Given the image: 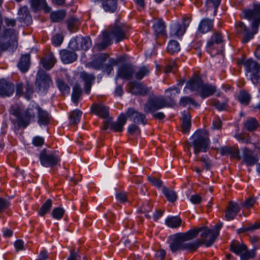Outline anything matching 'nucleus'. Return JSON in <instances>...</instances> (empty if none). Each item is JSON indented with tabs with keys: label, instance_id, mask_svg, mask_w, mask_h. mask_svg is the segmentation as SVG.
Instances as JSON below:
<instances>
[{
	"label": "nucleus",
	"instance_id": "f257e3e1",
	"mask_svg": "<svg viewBox=\"0 0 260 260\" xmlns=\"http://www.w3.org/2000/svg\"><path fill=\"white\" fill-rule=\"evenodd\" d=\"M190 140V142H187L184 145V149L189 153V155L191 154V147H193V152L196 155L201 152H206L209 149L210 145L209 138L202 132H196L191 137Z\"/></svg>",
	"mask_w": 260,
	"mask_h": 260
},
{
	"label": "nucleus",
	"instance_id": "f03ea898",
	"mask_svg": "<svg viewBox=\"0 0 260 260\" xmlns=\"http://www.w3.org/2000/svg\"><path fill=\"white\" fill-rule=\"evenodd\" d=\"M9 112L10 114L17 118L16 121L14 120H12L14 124L16 123L15 126L16 129H19L21 127H26L29 124L31 118L35 116L32 109L28 108L26 110L23 111L17 105H12L10 109Z\"/></svg>",
	"mask_w": 260,
	"mask_h": 260
},
{
	"label": "nucleus",
	"instance_id": "7ed1b4c3",
	"mask_svg": "<svg viewBox=\"0 0 260 260\" xmlns=\"http://www.w3.org/2000/svg\"><path fill=\"white\" fill-rule=\"evenodd\" d=\"M200 244L198 241L185 242L180 235L177 233L171 237L169 243V248L173 253L184 250L194 251L200 247Z\"/></svg>",
	"mask_w": 260,
	"mask_h": 260
},
{
	"label": "nucleus",
	"instance_id": "20e7f679",
	"mask_svg": "<svg viewBox=\"0 0 260 260\" xmlns=\"http://www.w3.org/2000/svg\"><path fill=\"white\" fill-rule=\"evenodd\" d=\"M39 160L42 166L52 168L57 165L60 158L58 151L43 149L40 151Z\"/></svg>",
	"mask_w": 260,
	"mask_h": 260
},
{
	"label": "nucleus",
	"instance_id": "39448f33",
	"mask_svg": "<svg viewBox=\"0 0 260 260\" xmlns=\"http://www.w3.org/2000/svg\"><path fill=\"white\" fill-rule=\"evenodd\" d=\"M230 250L240 256L241 260H249L255 256L254 249L248 250L247 246L238 241H233L230 244Z\"/></svg>",
	"mask_w": 260,
	"mask_h": 260
},
{
	"label": "nucleus",
	"instance_id": "423d86ee",
	"mask_svg": "<svg viewBox=\"0 0 260 260\" xmlns=\"http://www.w3.org/2000/svg\"><path fill=\"white\" fill-rule=\"evenodd\" d=\"M241 17L251 21V26L258 28L260 24V4L254 3L251 8L244 9L242 11Z\"/></svg>",
	"mask_w": 260,
	"mask_h": 260
},
{
	"label": "nucleus",
	"instance_id": "0eeeda50",
	"mask_svg": "<svg viewBox=\"0 0 260 260\" xmlns=\"http://www.w3.org/2000/svg\"><path fill=\"white\" fill-rule=\"evenodd\" d=\"M35 84L38 93L45 94L53 82L48 74L43 70H40L36 75Z\"/></svg>",
	"mask_w": 260,
	"mask_h": 260
},
{
	"label": "nucleus",
	"instance_id": "6e6552de",
	"mask_svg": "<svg viewBox=\"0 0 260 260\" xmlns=\"http://www.w3.org/2000/svg\"><path fill=\"white\" fill-rule=\"evenodd\" d=\"M239 64H244L246 71L251 73V78L253 83L260 85V64L252 59L242 60Z\"/></svg>",
	"mask_w": 260,
	"mask_h": 260
},
{
	"label": "nucleus",
	"instance_id": "1a4fd4ad",
	"mask_svg": "<svg viewBox=\"0 0 260 260\" xmlns=\"http://www.w3.org/2000/svg\"><path fill=\"white\" fill-rule=\"evenodd\" d=\"M235 27L236 34L243 36L242 42L243 43H247L253 39L254 35L257 32L258 29L257 27L251 26V30H250L242 21L236 22Z\"/></svg>",
	"mask_w": 260,
	"mask_h": 260
},
{
	"label": "nucleus",
	"instance_id": "9d476101",
	"mask_svg": "<svg viewBox=\"0 0 260 260\" xmlns=\"http://www.w3.org/2000/svg\"><path fill=\"white\" fill-rule=\"evenodd\" d=\"M166 100L162 96L149 98L144 106V111L146 113H151L159 109L165 107Z\"/></svg>",
	"mask_w": 260,
	"mask_h": 260
},
{
	"label": "nucleus",
	"instance_id": "9b49d317",
	"mask_svg": "<svg viewBox=\"0 0 260 260\" xmlns=\"http://www.w3.org/2000/svg\"><path fill=\"white\" fill-rule=\"evenodd\" d=\"M224 42L223 37L220 31H216L211 36L206 44L207 51L211 53L213 50L215 53H218L220 51L218 45L222 44Z\"/></svg>",
	"mask_w": 260,
	"mask_h": 260
},
{
	"label": "nucleus",
	"instance_id": "f8f14e48",
	"mask_svg": "<svg viewBox=\"0 0 260 260\" xmlns=\"http://www.w3.org/2000/svg\"><path fill=\"white\" fill-rule=\"evenodd\" d=\"M128 91L133 94L145 96L149 94L151 87H149L142 83L131 81L127 84Z\"/></svg>",
	"mask_w": 260,
	"mask_h": 260
},
{
	"label": "nucleus",
	"instance_id": "ddd939ff",
	"mask_svg": "<svg viewBox=\"0 0 260 260\" xmlns=\"http://www.w3.org/2000/svg\"><path fill=\"white\" fill-rule=\"evenodd\" d=\"M203 232L201 234V240L198 239L196 241H199L200 246L205 244L206 247L211 246L217 237V233H214V231L206 228H202Z\"/></svg>",
	"mask_w": 260,
	"mask_h": 260
},
{
	"label": "nucleus",
	"instance_id": "4468645a",
	"mask_svg": "<svg viewBox=\"0 0 260 260\" xmlns=\"http://www.w3.org/2000/svg\"><path fill=\"white\" fill-rule=\"evenodd\" d=\"M126 117L129 118V119L137 124L145 125L147 123V120L145 115L140 113L134 109L130 108L127 110Z\"/></svg>",
	"mask_w": 260,
	"mask_h": 260
},
{
	"label": "nucleus",
	"instance_id": "2eb2a0df",
	"mask_svg": "<svg viewBox=\"0 0 260 260\" xmlns=\"http://www.w3.org/2000/svg\"><path fill=\"white\" fill-rule=\"evenodd\" d=\"M14 92V85L6 79L0 80V96L10 97Z\"/></svg>",
	"mask_w": 260,
	"mask_h": 260
},
{
	"label": "nucleus",
	"instance_id": "dca6fc26",
	"mask_svg": "<svg viewBox=\"0 0 260 260\" xmlns=\"http://www.w3.org/2000/svg\"><path fill=\"white\" fill-rule=\"evenodd\" d=\"M109 31L113 39L115 40L116 43H119L126 38L123 26L117 23L114 24Z\"/></svg>",
	"mask_w": 260,
	"mask_h": 260
},
{
	"label": "nucleus",
	"instance_id": "f3484780",
	"mask_svg": "<svg viewBox=\"0 0 260 260\" xmlns=\"http://www.w3.org/2000/svg\"><path fill=\"white\" fill-rule=\"evenodd\" d=\"M135 69L131 64H123L119 67L117 73V77L129 80L133 78Z\"/></svg>",
	"mask_w": 260,
	"mask_h": 260
},
{
	"label": "nucleus",
	"instance_id": "a211bd4d",
	"mask_svg": "<svg viewBox=\"0 0 260 260\" xmlns=\"http://www.w3.org/2000/svg\"><path fill=\"white\" fill-rule=\"evenodd\" d=\"M204 81L198 76H195L191 78L186 84L184 90L187 92V90L189 89L190 91H197L199 92L201 86Z\"/></svg>",
	"mask_w": 260,
	"mask_h": 260
},
{
	"label": "nucleus",
	"instance_id": "6ab92c4d",
	"mask_svg": "<svg viewBox=\"0 0 260 260\" xmlns=\"http://www.w3.org/2000/svg\"><path fill=\"white\" fill-rule=\"evenodd\" d=\"M127 121L126 116L124 113H121L118 116L116 121H111L110 129L115 132H122L123 131V126Z\"/></svg>",
	"mask_w": 260,
	"mask_h": 260
},
{
	"label": "nucleus",
	"instance_id": "aec40b11",
	"mask_svg": "<svg viewBox=\"0 0 260 260\" xmlns=\"http://www.w3.org/2000/svg\"><path fill=\"white\" fill-rule=\"evenodd\" d=\"M91 112L103 118H107L109 115V109L102 104L94 103L90 106Z\"/></svg>",
	"mask_w": 260,
	"mask_h": 260
},
{
	"label": "nucleus",
	"instance_id": "412c9836",
	"mask_svg": "<svg viewBox=\"0 0 260 260\" xmlns=\"http://www.w3.org/2000/svg\"><path fill=\"white\" fill-rule=\"evenodd\" d=\"M80 77L84 82V90L86 94H89L91 86L95 80V76L92 74H88L85 72H81Z\"/></svg>",
	"mask_w": 260,
	"mask_h": 260
},
{
	"label": "nucleus",
	"instance_id": "4be33fe9",
	"mask_svg": "<svg viewBox=\"0 0 260 260\" xmlns=\"http://www.w3.org/2000/svg\"><path fill=\"white\" fill-rule=\"evenodd\" d=\"M17 14V19L19 22H23L27 25H28L31 23V16L29 14L27 6H24L20 8L18 11Z\"/></svg>",
	"mask_w": 260,
	"mask_h": 260
},
{
	"label": "nucleus",
	"instance_id": "5701e85b",
	"mask_svg": "<svg viewBox=\"0 0 260 260\" xmlns=\"http://www.w3.org/2000/svg\"><path fill=\"white\" fill-rule=\"evenodd\" d=\"M216 91V87L215 85L203 82L199 94L202 98L205 99L212 95Z\"/></svg>",
	"mask_w": 260,
	"mask_h": 260
},
{
	"label": "nucleus",
	"instance_id": "b1692460",
	"mask_svg": "<svg viewBox=\"0 0 260 260\" xmlns=\"http://www.w3.org/2000/svg\"><path fill=\"white\" fill-rule=\"evenodd\" d=\"M240 208L238 203L230 201L229 203L227 210L225 212V217L227 220L234 219L236 215L240 211Z\"/></svg>",
	"mask_w": 260,
	"mask_h": 260
},
{
	"label": "nucleus",
	"instance_id": "393cba45",
	"mask_svg": "<svg viewBox=\"0 0 260 260\" xmlns=\"http://www.w3.org/2000/svg\"><path fill=\"white\" fill-rule=\"evenodd\" d=\"M219 152L221 155H231V157L240 159V152L239 149L236 146H223L219 148Z\"/></svg>",
	"mask_w": 260,
	"mask_h": 260
},
{
	"label": "nucleus",
	"instance_id": "a878e982",
	"mask_svg": "<svg viewBox=\"0 0 260 260\" xmlns=\"http://www.w3.org/2000/svg\"><path fill=\"white\" fill-rule=\"evenodd\" d=\"M60 56L63 63H71L76 60L77 55L74 51L67 49H62L60 51Z\"/></svg>",
	"mask_w": 260,
	"mask_h": 260
},
{
	"label": "nucleus",
	"instance_id": "bb28decb",
	"mask_svg": "<svg viewBox=\"0 0 260 260\" xmlns=\"http://www.w3.org/2000/svg\"><path fill=\"white\" fill-rule=\"evenodd\" d=\"M213 19L208 18L202 19L199 24L198 30L203 34L209 32L213 28Z\"/></svg>",
	"mask_w": 260,
	"mask_h": 260
},
{
	"label": "nucleus",
	"instance_id": "cd10ccee",
	"mask_svg": "<svg viewBox=\"0 0 260 260\" xmlns=\"http://www.w3.org/2000/svg\"><path fill=\"white\" fill-rule=\"evenodd\" d=\"M243 153V159L246 165L248 166L254 165L257 161V159L251 150L247 148L242 149Z\"/></svg>",
	"mask_w": 260,
	"mask_h": 260
},
{
	"label": "nucleus",
	"instance_id": "c85d7f7f",
	"mask_svg": "<svg viewBox=\"0 0 260 260\" xmlns=\"http://www.w3.org/2000/svg\"><path fill=\"white\" fill-rule=\"evenodd\" d=\"M36 109L38 111V122L40 126L46 125L50 122L51 116L46 111L43 110L39 106H37Z\"/></svg>",
	"mask_w": 260,
	"mask_h": 260
},
{
	"label": "nucleus",
	"instance_id": "c756f323",
	"mask_svg": "<svg viewBox=\"0 0 260 260\" xmlns=\"http://www.w3.org/2000/svg\"><path fill=\"white\" fill-rule=\"evenodd\" d=\"M113 38L110 31L103 32L100 42H98L96 46L99 50H105L109 45L112 44Z\"/></svg>",
	"mask_w": 260,
	"mask_h": 260
},
{
	"label": "nucleus",
	"instance_id": "7c9ffc66",
	"mask_svg": "<svg viewBox=\"0 0 260 260\" xmlns=\"http://www.w3.org/2000/svg\"><path fill=\"white\" fill-rule=\"evenodd\" d=\"M30 6L34 12L43 9L46 12H49L51 8L48 6L46 0H30Z\"/></svg>",
	"mask_w": 260,
	"mask_h": 260
},
{
	"label": "nucleus",
	"instance_id": "2f4dec72",
	"mask_svg": "<svg viewBox=\"0 0 260 260\" xmlns=\"http://www.w3.org/2000/svg\"><path fill=\"white\" fill-rule=\"evenodd\" d=\"M30 60L29 54H24L21 56L17 64V67L21 72L26 73L28 71L30 64Z\"/></svg>",
	"mask_w": 260,
	"mask_h": 260
},
{
	"label": "nucleus",
	"instance_id": "473e14b6",
	"mask_svg": "<svg viewBox=\"0 0 260 260\" xmlns=\"http://www.w3.org/2000/svg\"><path fill=\"white\" fill-rule=\"evenodd\" d=\"M185 29L178 23H174L170 26V35L172 37L179 38L185 33Z\"/></svg>",
	"mask_w": 260,
	"mask_h": 260
},
{
	"label": "nucleus",
	"instance_id": "72a5a7b5",
	"mask_svg": "<svg viewBox=\"0 0 260 260\" xmlns=\"http://www.w3.org/2000/svg\"><path fill=\"white\" fill-rule=\"evenodd\" d=\"M182 131L184 134L187 133L191 126L190 115L187 111L182 113Z\"/></svg>",
	"mask_w": 260,
	"mask_h": 260
},
{
	"label": "nucleus",
	"instance_id": "f704fd0d",
	"mask_svg": "<svg viewBox=\"0 0 260 260\" xmlns=\"http://www.w3.org/2000/svg\"><path fill=\"white\" fill-rule=\"evenodd\" d=\"M103 8L105 11L114 12L117 7V0H101Z\"/></svg>",
	"mask_w": 260,
	"mask_h": 260
},
{
	"label": "nucleus",
	"instance_id": "c9c22d12",
	"mask_svg": "<svg viewBox=\"0 0 260 260\" xmlns=\"http://www.w3.org/2000/svg\"><path fill=\"white\" fill-rule=\"evenodd\" d=\"M108 57V55L106 53H101L93 60L92 64V67L96 70H101L103 66V63Z\"/></svg>",
	"mask_w": 260,
	"mask_h": 260
},
{
	"label": "nucleus",
	"instance_id": "e433bc0d",
	"mask_svg": "<svg viewBox=\"0 0 260 260\" xmlns=\"http://www.w3.org/2000/svg\"><path fill=\"white\" fill-rule=\"evenodd\" d=\"M202 228H199L197 229H192L185 233H178L183 240L186 242V241L190 240L196 238L199 233L202 230Z\"/></svg>",
	"mask_w": 260,
	"mask_h": 260
},
{
	"label": "nucleus",
	"instance_id": "4c0bfd02",
	"mask_svg": "<svg viewBox=\"0 0 260 260\" xmlns=\"http://www.w3.org/2000/svg\"><path fill=\"white\" fill-rule=\"evenodd\" d=\"M156 35H166V25L162 19H158L153 23L152 26Z\"/></svg>",
	"mask_w": 260,
	"mask_h": 260
},
{
	"label": "nucleus",
	"instance_id": "58836bf2",
	"mask_svg": "<svg viewBox=\"0 0 260 260\" xmlns=\"http://www.w3.org/2000/svg\"><path fill=\"white\" fill-rule=\"evenodd\" d=\"M182 222V219L178 216H171L165 220L166 224L169 228H177Z\"/></svg>",
	"mask_w": 260,
	"mask_h": 260
},
{
	"label": "nucleus",
	"instance_id": "ea45409f",
	"mask_svg": "<svg viewBox=\"0 0 260 260\" xmlns=\"http://www.w3.org/2000/svg\"><path fill=\"white\" fill-rule=\"evenodd\" d=\"M52 207V201L51 199H47L42 205L39 210L38 214L41 216H44L48 213Z\"/></svg>",
	"mask_w": 260,
	"mask_h": 260
},
{
	"label": "nucleus",
	"instance_id": "a19ab883",
	"mask_svg": "<svg viewBox=\"0 0 260 260\" xmlns=\"http://www.w3.org/2000/svg\"><path fill=\"white\" fill-rule=\"evenodd\" d=\"M17 35V31L14 28H5L4 32L0 34V36L4 38L15 41V39Z\"/></svg>",
	"mask_w": 260,
	"mask_h": 260
},
{
	"label": "nucleus",
	"instance_id": "79ce46f5",
	"mask_svg": "<svg viewBox=\"0 0 260 260\" xmlns=\"http://www.w3.org/2000/svg\"><path fill=\"white\" fill-rule=\"evenodd\" d=\"M238 101L242 105H248L251 100V95L245 90L240 91L238 96Z\"/></svg>",
	"mask_w": 260,
	"mask_h": 260
},
{
	"label": "nucleus",
	"instance_id": "37998d69",
	"mask_svg": "<svg viewBox=\"0 0 260 260\" xmlns=\"http://www.w3.org/2000/svg\"><path fill=\"white\" fill-rule=\"evenodd\" d=\"M79 25V20L74 17H71L67 20V26L69 30L71 32H76L78 30Z\"/></svg>",
	"mask_w": 260,
	"mask_h": 260
},
{
	"label": "nucleus",
	"instance_id": "c03bdc74",
	"mask_svg": "<svg viewBox=\"0 0 260 260\" xmlns=\"http://www.w3.org/2000/svg\"><path fill=\"white\" fill-rule=\"evenodd\" d=\"M66 12L63 10L52 12L50 18L53 22H57L62 21L66 17Z\"/></svg>",
	"mask_w": 260,
	"mask_h": 260
},
{
	"label": "nucleus",
	"instance_id": "a18cd8bd",
	"mask_svg": "<svg viewBox=\"0 0 260 260\" xmlns=\"http://www.w3.org/2000/svg\"><path fill=\"white\" fill-rule=\"evenodd\" d=\"M162 192L169 201L174 202L176 200L177 196L174 190L164 187L162 189Z\"/></svg>",
	"mask_w": 260,
	"mask_h": 260
},
{
	"label": "nucleus",
	"instance_id": "49530a36",
	"mask_svg": "<svg viewBox=\"0 0 260 260\" xmlns=\"http://www.w3.org/2000/svg\"><path fill=\"white\" fill-rule=\"evenodd\" d=\"M180 50L179 43L174 40L170 41L168 45L167 51L171 54L178 52Z\"/></svg>",
	"mask_w": 260,
	"mask_h": 260
},
{
	"label": "nucleus",
	"instance_id": "de8ad7c7",
	"mask_svg": "<svg viewBox=\"0 0 260 260\" xmlns=\"http://www.w3.org/2000/svg\"><path fill=\"white\" fill-rule=\"evenodd\" d=\"M82 93V88L80 85L76 84L73 88V92L72 94V101L77 104L79 99Z\"/></svg>",
	"mask_w": 260,
	"mask_h": 260
},
{
	"label": "nucleus",
	"instance_id": "09e8293b",
	"mask_svg": "<svg viewBox=\"0 0 260 260\" xmlns=\"http://www.w3.org/2000/svg\"><path fill=\"white\" fill-rule=\"evenodd\" d=\"M179 105L184 107L190 105L194 107L199 106V105L192 98L187 96L181 98L179 102Z\"/></svg>",
	"mask_w": 260,
	"mask_h": 260
},
{
	"label": "nucleus",
	"instance_id": "8fccbe9b",
	"mask_svg": "<svg viewBox=\"0 0 260 260\" xmlns=\"http://www.w3.org/2000/svg\"><path fill=\"white\" fill-rule=\"evenodd\" d=\"M180 89L175 87L168 88L165 90L166 96L171 101H174L176 96L180 93Z\"/></svg>",
	"mask_w": 260,
	"mask_h": 260
},
{
	"label": "nucleus",
	"instance_id": "3c124183",
	"mask_svg": "<svg viewBox=\"0 0 260 260\" xmlns=\"http://www.w3.org/2000/svg\"><path fill=\"white\" fill-rule=\"evenodd\" d=\"M56 84L60 91L63 94H69L70 93V88L68 85L60 79L56 80Z\"/></svg>",
	"mask_w": 260,
	"mask_h": 260
},
{
	"label": "nucleus",
	"instance_id": "603ef678",
	"mask_svg": "<svg viewBox=\"0 0 260 260\" xmlns=\"http://www.w3.org/2000/svg\"><path fill=\"white\" fill-rule=\"evenodd\" d=\"M82 114V112L80 110H76L73 111L70 116V123L76 124L79 122Z\"/></svg>",
	"mask_w": 260,
	"mask_h": 260
},
{
	"label": "nucleus",
	"instance_id": "864d4df0",
	"mask_svg": "<svg viewBox=\"0 0 260 260\" xmlns=\"http://www.w3.org/2000/svg\"><path fill=\"white\" fill-rule=\"evenodd\" d=\"M257 121L254 118H250L244 123V127L248 131H253L258 126Z\"/></svg>",
	"mask_w": 260,
	"mask_h": 260
},
{
	"label": "nucleus",
	"instance_id": "5fc2aeb1",
	"mask_svg": "<svg viewBox=\"0 0 260 260\" xmlns=\"http://www.w3.org/2000/svg\"><path fill=\"white\" fill-rule=\"evenodd\" d=\"M220 2L221 0H207L206 5L208 10L213 9L214 10V15H216L217 9L220 5Z\"/></svg>",
	"mask_w": 260,
	"mask_h": 260
},
{
	"label": "nucleus",
	"instance_id": "6e6d98bb",
	"mask_svg": "<svg viewBox=\"0 0 260 260\" xmlns=\"http://www.w3.org/2000/svg\"><path fill=\"white\" fill-rule=\"evenodd\" d=\"M150 70L146 67H142L135 73V77L138 80L142 79L145 76H148Z\"/></svg>",
	"mask_w": 260,
	"mask_h": 260
},
{
	"label": "nucleus",
	"instance_id": "4d7b16f0",
	"mask_svg": "<svg viewBox=\"0 0 260 260\" xmlns=\"http://www.w3.org/2000/svg\"><path fill=\"white\" fill-rule=\"evenodd\" d=\"M65 210L60 207L54 208L52 211L51 214L55 219L60 220L63 216Z\"/></svg>",
	"mask_w": 260,
	"mask_h": 260
},
{
	"label": "nucleus",
	"instance_id": "13d9d810",
	"mask_svg": "<svg viewBox=\"0 0 260 260\" xmlns=\"http://www.w3.org/2000/svg\"><path fill=\"white\" fill-rule=\"evenodd\" d=\"M79 42L81 41V49L87 50L91 46V42L90 38L88 37H82L79 36Z\"/></svg>",
	"mask_w": 260,
	"mask_h": 260
},
{
	"label": "nucleus",
	"instance_id": "bf43d9fd",
	"mask_svg": "<svg viewBox=\"0 0 260 260\" xmlns=\"http://www.w3.org/2000/svg\"><path fill=\"white\" fill-rule=\"evenodd\" d=\"M79 36L71 39L69 44V48L73 50H81V41L79 42Z\"/></svg>",
	"mask_w": 260,
	"mask_h": 260
},
{
	"label": "nucleus",
	"instance_id": "052dcab7",
	"mask_svg": "<svg viewBox=\"0 0 260 260\" xmlns=\"http://www.w3.org/2000/svg\"><path fill=\"white\" fill-rule=\"evenodd\" d=\"M63 40V36L60 34H55L51 39L52 44L56 47L59 46L62 43Z\"/></svg>",
	"mask_w": 260,
	"mask_h": 260
},
{
	"label": "nucleus",
	"instance_id": "680f3d73",
	"mask_svg": "<svg viewBox=\"0 0 260 260\" xmlns=\"http://www.w3.org/2000/svg\"><path fill=\"white\" fill-rule=\"evenodd\" d=\"M34 92V88L32 85H30L28 83H27L25 87V91H24L23 95L25 99L29 100L31 99V97Z\"/></svg>",
	"mask_w": 260,
	"mask_h": 260
},
{
	"label": "nucleus",
	"instance_id": "e2e57ef3",
	"mask_svg": "<svg viewBox=\"0 0 260 260\" xmlns=\"http://www.w3.org/2000/svg\"><path fill=\"white\" fill-rule=\"evenodd\" d=\"M129 193L124 192H120L116 194V199L121 203L128 202Z\"/></svg>",
	"mask_w": 260,
	"mask_h": 260
},
{
	"label": "nucleus",
	"instance_id": "0e129e2a",
	"mask_svg": "<svg viewBox=\"0 0 260 260\" xmlns=\"http://www.w3.org/2000/svg\"><path fill=\"white\" fill-rule=\"evenodd\" d=\"M228 100L223 102H220L218 100H215L213 102V105L215 108L219 111L225 110L228 107L227 105Z\"/></svg>",
	"mask_w": 260,
	"mask_h": 260
},
{
	"label": "nucleus",
	"instance_id": "69168bd1",
	"mask_svg": "<svg viewBox=\"0 0 260 260\" xmlns=\"http://www.w3.org/2000/svg\"><path fill=\"white\" fill-rule=\"evenodd\" d=\"M199 160L204 163L205 168L206 170H209L211 166V161L208 156L206 155H204L200 157Z\"/></svg>",
	"mask_w": 260,
	"mask_h": 260
},
{
	"label": "nucleus",
	"instance_id": "338daca9",
	"mask_svg": "<svg viewBox=\"0 0 260 260\" xmlns=\"http://www.w3.org/2000/svg\"><path fill=\"white\" fill-rule=\"evenodd\" d=\"M47 60H50V62L52 65H54L57 61V60L55 57L53 53L51 51H49L47 55L45 57H44V62L45 64H46V62Z\"/></svg>",
	"mask_w": 260,
	"mask_h": 260
},
{
	"label": "nucleus",
	"instance_id": "774afa93",
	"mask_svg": "<svg viewBox=\"0 0 260 260\" xmlns=\"http://www.w3.org/2000/svg\"><path fill=\"white\" fill-rule=\"evenodd\" d=\"M9 206L10 203L7 199L0 198V213L6 210Z\"/></svg>",
	"mask_w": 260,
	"mask_h": 260
}]
</instances>
